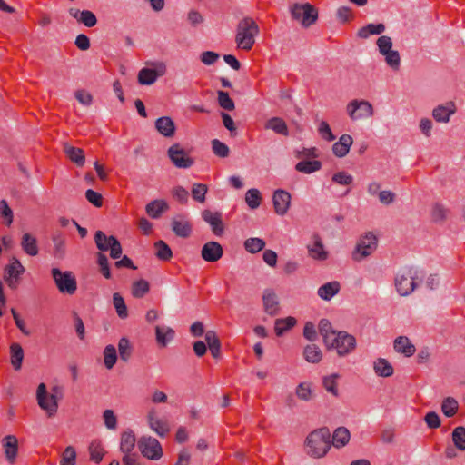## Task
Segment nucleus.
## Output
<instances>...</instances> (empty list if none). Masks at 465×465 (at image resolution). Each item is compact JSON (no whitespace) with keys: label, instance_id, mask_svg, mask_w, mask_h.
<instances>
[{"label":"nucleus","instance_id":"obj_1","mask_svg":"<svg viewBox=\"0 0 465 465\" xmlns=\"http://www.w3.org/2000/svg\"><path fill=\"white\" fill-rule=\"evenodd\" d=\"M330 438L331 433L327 428L313 430L305 440V452L315 459L324 457L331 448Z\"/></svg>","mask_w":465,"mask_h":465},{"label":"nucleus","instance_id":"obj_2","mask_svg":"<svg viewBox=\"0 0 465 465\" xmlns=\"http://www.w3.org/2000/svg\"><path fill=\"white\" fill-rule=\"evenodd\" d=\"M259 26L251 17L242 19L236 28L235 42L237 47L242 50H251L259 34Z\"/></svg>","mask_w":465,"mask_h":465},{"label":"nucleus","instance_id":"obj_3","mask_svg":"<svg viewBox=\"0 0 465 465\" xmlns=\"http://www.w3.org/2000/svg\"><path fill=\"white\" fill-rule=\"evenodd\" d=\"M419 272L413 267L401 269L394 277L396 292L401 296H409L418 286L417 278Z\"/></svg>","mask_w":465,"mask_h":465},{"label":"nucleus","instance_id":"obj_4","mask_svg":"<svg viewBox=\"0 0 465 465\" xmlns=\"http://www.w3.org/2000/svg\"><path fill=\"white\" fill-rule=\"evenodd\" d=\"M289 9L292 18L299 22L303 27L311 26L318 18L317 9L309 3H295L291 5Z\"/></svg>","mask_w":465,"mask_h":465},{"label":"nucleus","instance_id":"obj_5","mask_svg":"<svg viewBox=\"0 0 465 465\" xmlns=\"http://www.w3.org/2000/svg\"><path fill=\"white\" fill-rule=\"evenodd\" d=\"M329 349H335L338 355L344 357L356 348V339L346 331H337L326 344Z\"/></svg>","mask_w":465,"mask_h":465},{"label":"nucleus","instance_id":"obj_6","mask_svg":"<svg viewBox=\"0 0 465 465\" xmlns=\"http://www.w3.org/2000/svg\"><path fill=\"white\" fill-rule=\"evenodd\" d=\"M346 114L353 122L362 121L374 115V108L367 100L353 99L347 104Z\"/></svg>","mask_w":465,"mask_h":465},{"label":"nucleus","instance_id":"obj_7","mask_svg":"<svg viewBox=\"0 0 465 465\" xmlns=\"http://www.w3.org/2000/svg\"><path fill=\"white\" fill-rule=\"evenodd\" d=\"M379 53L384 57L389 67L393 71H397L401 65V56L398 51L392 50V40L390 36L381 35L377 41Z\"/></svg>","mask_w":465,"mask_h":465},{"label":"nucleus","instance_id":"obj_8","mask_svg":"<svg viewBox=\"0 0 465 465\" xmlns=\"http://www.w3.org/2000/svg\"><path fill=\"white\" fill-rule=\"evenodd\" d=\"M51 274L60 292L72 295L76 292L77 282L72 272L53 268Z\"/></svg>","mask_w":465,"mask_h":465},{"label":"nucleus","instance_id":"obj_9","mask_svg":"<svg viewBox=\"0 0 465 465\" xmlns=\"http://www.w3.org/2000/svg\"><path fill=\"white\" fill-rule=\"evenodd\" d=\"M150 67H143L138 73V83L142 85H151L166 74L167 67L163 62L147 63Z\"/></svg>","mask_w":465,"mask_h":465},{"label":"nucleus","instance_id":"obj_10","mask_svg":"<svg viewBox=\"0 0 465 465\" xmlns=\"http://www.w3.org/2000/svg\"><path fill=\"white\" fill-rule=\"evenodd\" d=\"M142 455L151 460H159L163 455V448L159 440L152 436H142L137 441Z\"/></svg>","mask_w":465,"mask_h":465},{"label":"nucleus","instance_id":"obj_11","mask_svg":"<svg viewBox=\"0 0 465 465\" xmlns=\"http://www.w3.org/2000/svg\"><path fill=\"white\" fill-rule=\"evenodd\" d=\"M377 238L372 232H367L357 242L352 252V259L361 262L370 256L377 248Z\"/></svg>","mask_w":465,"mask_h":465},{"label":"nucleus","instance_id":"obj_12","mask_svg":"<svg viewBox=\"0 0 465 465\" xmlns=\"http://www.w3.org/2000/svg\"><path fill=\"white\" fill-rule=\"evenodd\" d=\"M25 272V268L20 261L13 257L4 270V280L10 289L15 290L17 288L20 278Z\"/></svg>","mask_w":465,"mask_h":465},{"label":"nucleus","instance_id":"obj_13","mask_svg":"<svg viewBox=\"0 0 465 465\" xmlns=\"http://www.w3.org/2000/svg\"><path fill=\"white\" fill-rule=\"evenodd\" d=\"M36 400L39 407L44 410L48 417H53L58 410V401L54 395H50L45 383H40L36 391Z\"/></svg>","mask_w":465,"mask_h":465},{"label":"nucleus","instance_id":"obj_14","mask_svg":"<svg viewBox=\"0 0 465 465\" xmlns=\"http://www.w3.org/2000/svg\"><path fill=\"white\" fill-rule=\"evenodd\" d=\"M167 154L173 164L177 168L188 169L194 163V160L179 143H173L170 146Z\"/></svg>","mask_w":465,"mask_h":465},{"label":"nucleus","instance_id":"obj_15","mask_svg":"<svg viewBox=\"0 0 465 465\" xmlns=\"http://www.w3.org/2000/svg\"><path fill=\"white\" fill-rule=\"evenodd\" d=\"M291 200L290 193L282 189L276 190L272 195L275 213L281 216L286 214L291 205Z\"/></svg>","mask_w":465,"mask_h":465},{"label":"nucleus","instance_id":"obj_16","mask_svg":"<svg viewBox=\"0 0 465 465\" xmlns=\"http://www.w3.org/2000/svg\"><path fill=\"white\" fill-rule=\"evenodd\" d=\"M307 251L309 257L316 261H325L329 256L319 235H313L312 241L307 244Z\"/></svg>","mask_w":465,"mask_h":465},{"label":"nucleus","instance_id":"obj_17","mask_svg":"<svg viewBox=\"0 0 465 465\" xmlns=\"http://www.w3.org/2000/svg\"><path fill=\"white\" fill-rule=\"evenodd\" d=\"M147 421L150 429L159 437L164 438L168 434L170 430L168 422L159 418L154 409L149 411Z\"/></svg>","mask_w":465,"mask_h":465},{"label":"nucleus","instance_id":"obj_18","mask_svg":"<svg viewBox=\"0 0 465 465\" xmlns=\"http://www.w3.org/2000/svg\"><path fill=\"white\" fill-rule=\"evenodd\" d=\"M262 304L264 312L270 316H275L280 312V303L277 294L272 289H265L262 292Z\"/></svg>","mask_w":465,"mask_h":465},{"label":"nucleus","instance_id":"obj_19","mask_svg":"<svg viewBox=\"0 0 465 465\" xmlns=\"http://www.w3.org/2000/svg\"><path fill=\"white\" fill-rule=\"evenodd\" d=\"M202 218L211 226L212 231L215 235L220 236L223 233L224 227L221 213L204 210L202 213Z\"/></svg>","mask_w":465,"mask_h":465},{"label":"nucleus","instance_id":"obj_20","mask_svg":"<svg viewBox=\"0 0 465 465\" xmlns=\"http://www.w3.org/2000/svg\"><path fill=\"white\" fill-rule=\"evenodd\" d=\"M223 254V247L217 242H206L201 251L202 258L209 262H217L222 258Z\"/></svg>","mask_w":465,"mask_h":465},{"label":"nucleus","instance_id":"obj_21","mask_svg":"<svg viewBox=\"0 0 465 465\" xmlns=\"http://www.w3.org/2000/svg\"><path fill=\"white\" fill-rule=\"evenodd\" d=\"M68 13L78 23L83 24L87 27H93L97 24V18L92 11L71 7L69 8Z\"/></svg>","mask_w":465,"mask_h":465},{"label":"nucleus","instance_id":"obj_22","mask_svg":"<svg viewBox=\"0 0 465 465\" xmlns=\"http://www.w3.org/2000/svg\"><path fill=\"white\" fill-rule=\"evenodd\" d=\"M5 459L10 464H14L18 454V440L14 435H6L2 440Z\"/></svg>","mask_w":465,"mask_h":465},{"label":"nucleus","instance_id":"obj_23","mask_svg":"<svg viewBox=\"0 0 465 465\" xmlns=\"http://www.w3.org/2000/svg\"><path fill=\"white\" fill-rule=\"evenodd\" d=\"M456 105L453 102L436 106L432 111V116L438 123H448L452 114L456 113Z\"/></svg>","mask_w":465,"mask_h":465},{"label":"nucleus","instance_id":"obj_24","mask_svg":"<svg viewBox=\"0 0 465 465\" xmlns=\"http://www.w3.org/2000/svg\"><path fill=\"white\" fill-rule=\"evenodd\" d=\"M172 230L177 236L186 238L192 232V226L183 215H178L172 221Z\"/></svg>","mask_w":465,"mask_h":465},{"label":"nucleus","instance_id":"obj_25","mask_svg":"<svg viewBox=\"0 0 465 465\" xmlns=\"http://www.w3.org/2000/svg\"><path fill=\"white\" fill-rule=\"evenodd\" d=\"M155 128L160 134L167 138L173 137L176 130L174 122L169 116H162L156 119Z\"/></svg>","mask_w":465,"mask_h":465},{"label":"nucleus","instance_id":"obj_26","mask_svg":"<svg viewBox=\"0 0 465 465\" xmlns=\"http://www.w3.org/2000/svg\"><path fill=\"white\" fill-rule=\"evenodd\" d=\"M353 139L350 134H342L339 141L332 145V152L335 156L342 158L346 156L352 145Z\"/></svg>","mask_w":465,"mask_h":465},{"label":"nucleus","instance_id":"obj_27","mask_svg":"<svg viewBox=\"0 0 465 465\" xmlns=\"http://www.w3.org/2000/svg\"><path fill=\"white\" fill-rule=\"evenodd\" d=\"M394 350L406 357H411L415 353V346L406 336H399L394 340Z\"/></svg>","mask_w":465,"mask_h":465},{"label":"nucleus","instance_id":"obj_28","mask_svg":"<svg viewBox=\"0 0 465 465\" xmlns=\"http://www.w3.org/2000/svg\"><path fill=\"white\" fill-rule=\"evenodd\" d=\"M64 153L68 159L77 166H84L85 163L84 153L81 148L72 146L68 143L64 145Z\"/></svg>","mask_w":465,"mask_h":465},{"label":"nucleus","instance_id":"obj_29","mask_svg":"<svg viewBox=\"0 0 465 465\" xmlns=\"http://www.w3.org/2000/svg\"><path fill=\"white\" fill-rule=\"evenodd\" d=\"M135 435L132 430L128 429L123 431L120 438V450L124 455H131L135 446Z\"/></svg>","mask_w":465,"mask_h":465},{"label":"nucleus","instance_id":"obj_30","mask_svg":"<svg viewBox=\"0 0 465 465\" xmlns=\"http://www.w3.org/2000/svg\"><path fill=\"white\" fill-rule=\"evenodd\" d=\"M341 289V284L337 281H332L323 285L320 286L317 293L324 301H330L332 297H334Z\"/></svg>","mask_w":465,"mask_h":465},{"label":"nucleus","instance_id":"obj_31","mask_svg":"<svg viewBox=\"0 0 465 465\" xmlns=\"http://www.w3.org/2000/svg\"><path fill=\"white\" fill-rule=\"evenodd\" d=\"M21 248L29 256H36L39 252L36 238L28 232L22 235Z\"/></svg>","mask_w":465,"mask_h":465},{"label":"nucleus","instance_id":"obj_32","mask_svg":"<svg viewBox=\"0 0 465 465\" xmlns=\"http://www.w3.org/2000/svg\"><path fill=\"white\" fill-rule=\"evenodd\" d=\"M373 370L377 376L388 378L393 375L392 365L384 358H378L373 362Z\"/></svg>","mask_w":465,"mask_h":465},{"label":"nucleus","instance_id":"obj_33","mask_svg":"<svg viewBox=\"0 0 465 465\" xmlns=\"http://www.w3.org/2000/svg\"><path fill=\"white\" fill-rule=\"evenodd\" d=\"M168 209V204L163 200H153L145 206L146 213L153 219H157Z\"/></svg>","mask_w":465,"mask_h":465},{"label":"nucleus","instance_id":"obj_34","mask_svg":"<svg viewBox=\"0 0 465 465\" xmlns=\"http://www.w3.org/2000/svg\"><path fill=\"white\" fill-rule=\"evenodd\" d=\"M266 129H271L278 134L284 136L289 135L288 126L285 121L280 117H272L269 119L265 124Z\"/></svg>","mask_w":465,"mask_h":465},{"label":"nucleus","instance_id":"obj_35","mask_svg":"<svg viewBox=\"0 0 465 465\" xmlns=\"http://www.w3.org/2000/svg\"><path fill=\"white\" fill-rule=\"evenodd\" d=\"M155 334L157 342L163 347H165L174 338V331L166 326H156Z\"/></svg>","mask_w":465,"mask_h":465},{"label":"nucleus","instance_id":"obj_36","mask_svg":"<svg viewBox=\"0 0 465 465\" xmlns=\"http://www.w3.org/2000/svg\"><path fill=\"white\" fill-rule=\"evenodd\" d=\"M11 364L15 371H19L22 367L24 360V351L19 343H12L10 346Z\"/></svg>","mask_w":465,"mask_h":465},{"label":"nucleus","instance_id":"obj_37","mask_svg":"<svg viewBox=\"0 0 465 465\" xmlns=\"http://www.w3.org/2000/svg\"><path fill=\"white\" fill-rule=\"evenodd\" d=\"M385 31V25L381 23L368 24L358 30L357 35L360 38L366 39L371 35H381Z\"/></svg>","mask_w":465,"mask_h":465},{"label":"nucleus","instance_id":"obj_38","mask_svg":"<svg viewBox=\"0 0 465 465\" xmlns=\"http://www.w3.org/2000/svg\"><path fill=\"white\" fill-rule=\"evenodd\" d=\"M321 168H322V163L318 160H312V161L304 160V161L299 162L295 165L296 171L302 173H306V174H310L314 172H317Z\"/></svg>","mask_w":465,"mask_h":465},{"label":"nucleus","instance_id":"obj_39","mask_svg":"<svg viewBox=\"0 0 465 465\" xmlns=\"http://www.w3.org/2000/svg\"><path fill=\"white\" fill-rule=\"evenodd\" d=\"M350 440V431L344 427L336 429L332 436V444L336 448L345 446Z\"/></svg>","mask_w":465,"mask_h":465},{"label":"nucleus","instance_id":"obj_40","mask_svg":"<svg viewBox=\"0 0 465 465\" xmlns=\"http://www.w3.org/2000/svg\"><path fill=\"white\" fill-rule=\"evenodd\" d=\"M303 356L308 362L318 363L322 358V353L317 345L310 344L304 348Z\"/></svg>","mask_w":465,"mask_h":465},{"label":"nucleus","instance_id":"obj_41","mask_svg":"<svg viewBox=\"0 0 465 465\" xmlns=\"http://www.w3.org/2000/svg\"><path fill=\"white\" fill-rule=\"evenodd\" d=\"M205 341L208 344L210 351L213 358H218L220 355L221 343L213 331H208L205 332Z\"/></svg>","mask_w":465,"mask_h":465},{"label":"nucleus","instance_id":"obj_42","mask_svg":"<svg viewBox=\"0 0 465 465\" xmlns=\"http://www.w3.org/2000/svg\"><path fill=\"white\" fill-rule=\"evenodd\" d=\"M296 324V320L293 317H286L277 319L275 321L274 330L277 336H282L285 331L292 329Z\"/></svg>","mask_w":465,"mask_h":465},{"label":"nucleus","instance_id":"obj_43","mask_svg":"<svg viewBox=\"0 0 465 465\" xmlns=\"http://www.w3.org/2000/svg\"><path fill=\"white\" fill-rule=\"evenodd\" d=\"M449 214V210L441 203H436L432 205L430 211L431 220L434 223H443Z\"/></svg>","mask_w":465,"mask_h":465},{"label":"nucleus","instance_id":"obj_44","mask_svg":"<svg viewBox=\"0 0 465 465\" xmlns=\"http://www.w3.org/2000/svg\"><path fill=\"white\" fill-rule=\"evenodd\" d=\"M90 459L95 463L101 462L104 458V450L101 441L93 440L89 445Z\"/></svg>","mask_w":465,"mask_h":465},{"label":"nucleus","instance_id":"obj_45","mask_svg":"<svg viewBox=\"0 0 465 465\" xmlns=\"http://www.w3.org/2000/svg\"><path fill=\"white\" fill-rule=\"evenodd\" d=\"M261 201L262 196L258 189L252 188L246 192L245 202L251 209H257L261 205Z\"/></svg>","mask_w":465,"mask_h":465},{"label":"nucleus","instance_id":"obj_46","mask_svg":"<svg viewBox=\"0 0 465 465\" xmlns=\"http://www.w3.org/2000/svg\"><path fill=\"white\" fill-rule=\"evenodd\" d=\"M264 240L258 237H251L245 240L244 248L250 253H256L265 247Z\"/></svg>","mask_w":465,"mask_h":465},{"label":"nucleus","instance_id":"obj_47","mask_svg":"<svg viewBox=\"0 0 465 465\" xmlns=\"http://www.w3.org/2000/svg\"><path fill=\"white\" fill-rule=\"evenodd\" d=\"M113 304L115 308L117 315L121 319H126L128 317V311L125 305L124 300L122 295L118 292L113 294Z\"/></svg>","mask_w":465,"mask_h":465},{"label":"nucleus","instance_id":"obj_48","mask_svg":"<svg viewBox=\"0 0 465 465\" xmlns=\"http://www.w3.org/2000/svg\"><path fill=\"white\" fill-rule=\"evenodd\" d=\"M117 361L116 349L114 345H107L104 349V363L106 369L111 370Z\"/></svg>","mask_w":465,"mask_h":465},{"label":"nucleus","instance_id":"obj_49","mask_svg":"<svg viewBox=\"0 0 465 465\" xmlns=\"http://www.w3.org/2000/svg\"><path fill=\"white\" fill-rule=\"evenodd\" d=\"M154 247L156 249L155 255L159 260L169 261L172 258V250L163 241L156 242Z\"/></svg>","mask_w":465,"mask_h":465},{"label":"nucleus","instance_id":"obj_50","mask_svg":"<svg viewBox=\"0 0 465 465\" xmlns=\"http://www.w3.org/2000/svg\"><path fill=\"white\" fill-rule=\"evenodd\" d=\"M458 407V401L452 397H448L442 401L441 411L445 416L452 417L456 414Z\"/></svg>","mask_w":465,"mask_h":465},{"label":"nucleus","instance_id":"obj_51","mask_svg":"<svg viewBox=\"0 0 465 465\" xmlns=\"http://www.w3.org/2000/svg\"><path fill=\"white\" fill-rule=\"evenodd\" d=\"M452 440L457 449L465 450V428L459 426L452 431Z\"/></svg>","mask_w":465,"mask_h":465},{"label":"nucleus","instance_id":"obj_52","mask_svg":"<svg viewBox=\"0 0 465 465\" xmlns=\"http://www.w3.org/2000/svg\"><path fill=\"white\" fill-rule=\"evenodd\" d=\"M296 396L304 401H309L312 397V385L309 382H301L295 390Z\"/></svg>","mask_w":465,"mask_h":465},{"label":"nucleus","instance_id":"obj_53","mask_svg":"<svg viewBox=\"0 0 465 465\" xmlns=\"http://www.w3.org/2000/svg\"><path fill=\"white\" fill-rule=\"evenodd\" d=\"M319 331L323 338V341L325 344L337 332L336 331L332 330L331 322L326 319H322L320 321Z\"/></svg>","mask_w":465,"mask_h":465},{"label":"nucleus","instance_id":"obj_54","mask_svg":"<svg viewBox=\"0 0 465 465\" xmlns=\"http://www.w3.org/2000/svg\"><path fill=\"white\" fill-rule=\"evenodd\" d=\"M207 192L208 186L206 184L193 183L192 187V197L198 203H204Z\"/></svg>","mask_w":465,"mask_h":465},{"label":"nucleus","instance_id":"obj_55","mask_svg":"<svg viewBox=\"0 0 465 465\" xmlns=\"http://www.w3.org/2000/svg\"><path fill=\"white\" fill-rule=\"evenodd\" d=\"M339 378L338 374H331L329 376H325L322 379V385L324 389L331 393L334 396H338V389H337V379Z\"/></svg>","mask_w":465,"mask_h":465},{"label":"nucleus","instance_id":"obj_56","mask_svg":"<svg viewBox=\"0 0 465 465\" xmlns=\"http://www.w3.org/2000/svg\"><path fill=\"white\" fill-rule=\"evenodd\" d=\"M149 292V283L145 280H139L133 283L132 294L135 298H142Z\"/></svg>","mask_w":465,"mask_h":465},{"label":"nucleus","instance_id":"obj_57","mask_svg":"<svg viewBox=\"0 0 465 465\" xmlns=\"http://www.w3.org/2000/svg\"><path fill=\"white\" fill-rule=\"evenodd\" d=\"M111 236H107L102 231H97L94 234V241L97 248L102 252L109 250L111 244Z\"/></svg>","mask_w":465,"mask_h":465},{"label":"nucleus","instance_id":"obj_58","mask_svg":"<svg viewBox=\"0 0 465 465\" xmlns=\"http://www.w3.org/2000/svg\"><path fill=\"white\" fill-rule=\"evenodd\" d=\"M118 350L121 360L123 361H127L132 353V348L127 338L123 337L119 340Z\"/></svg>","mask_w":465,"mask_h":465},{"label":"nucleus","instance_id":"obj_59","mask_svg":"<svg viewBox=\"0 0 465 465\" xmlns=\"http://www.w3.org/2000/svg\"><path fill=\"white\" fill-rule=\"evenodd\" d=\"M76 464V451L73 446L65 448L62 453L60 465H75Z\"/></svg>","mask_w":465,"mask_h":465},{"label":"nucleus","instance_id":"obj_60","mask_svg":"<svg viewBox=\"0 0 465 465\" xmlns=\"http://www.w3.org/2000/svg\"><path fill=\"white\" fill-rule=\"evenodd\" d=\"M212 150L216 156L221 158L227 157L230 153L229 147L218 139L212 141Z\"/></svg>","mask_w":465,"mask_h":465},{"label":"nucleus","instance_id":"obj_61","mask_svg":"<svg viewBox=\"0 0 465 465\" xmlns=\"http://www.w3.org/2000/svg\"><path fill=\"white\" fill-rule=\"evenodd\" d=\"M318 133L320 136L327 142H332L335 140V135L332 134L331 127L326 121L322 120L319 123Z\"/></svg>","mask_w":465,"mask_h":465},{"label":"nucleus","instance_id":"obj_62","mask_svg":"<svg viewBox=\"0 0 465 465\" xmlns=\"http://www.w3.org/2000/svg\"><path fill=\"white\" fill-rule=\"evenodd\" d=\"M217 94H218L219 105L222 108H223L225 110H229V111H232L234 109V107H235L234 102L229 96L228 93H226L224 91H218Z\"/></svg>","mask_w":465,"mask_h":465},{"label":"nucleus","instance_id":"obj_63","mask_svg":"<svg viewBox=\"0 0 465 465\" xmlns=\"http://www.w3.org/2000/svg\"><path fill=\"white\" fill-rule=\"evenodd\" d=\"M0 214L5 219L6 225H11L14 220V213L6 200L0 201Z\"/></svg>","mask_w":465,"mask_h":465},{"label":"nucleus","instance_id":"obj_64","mask_svg":"<svg viewBox=\"0 0 465 465\" xmlns=\"http://www.w3.org/2000/svg\"><path fill=\"white\" fill-rule=\"evenodd\" d=\"M103 419L105 427L108 430H115L117 427V418L113 410L107 409L103 412Z\"/></svg>","mask_w":465,"mask_h":465}]
</instances>
